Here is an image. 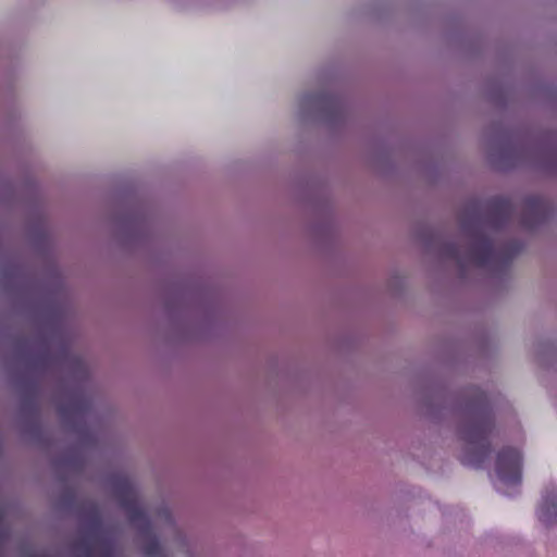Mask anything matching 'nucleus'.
<instances>
[{
    "mask_svg": "<svg viewBox=\"0 0 557 557\" xmlns=\"http://www.w3.org/2000/svg\"><path fill=\"white\" fill-rule=\"evenodd\" d=\"M496 488L510 494L521 480V456L517 449L508 448L497 456L492 474Z\"/></svg>",
    "mask_w": 557,
    "mask_h": 557,
    "instance_id": "nucleus-1",
    "label": "nucleus"
},
{
    "mask_svg": "<svg viewBox=\"0 0 557 557\" xmlns=\"http://www.w3.org/2000/svg\"><path fill=\"white\" fill-rule=\"evenodd\" d=\"M539 516L544 521H549L557 517V490L547 493L539 509Z\"/></svg>",
    "mask_w": 557,
    "mask_h": 557,
    "instance_id": "nucleus-2",
    "label": "nucleus"
},
{
    "mask_svg": "<svg viewBox=\"0 0 557 557\" xmlns=\"http://www.w3.org/2000/svg\"><path fill=\"white\" fill-rule=\"evenodd\" d=\"M468 449L469 453L462 457V461L470 466H479L486 451L485 444L481 442L471 443V446Z\"/></svg>",
    "mask_w": 557,
    "mask_h": 557,
    "instance_id": "nucleus-3",
    "label": "nucleus"
}]
</instances>
